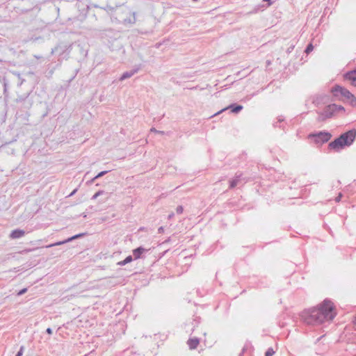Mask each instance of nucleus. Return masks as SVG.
Instances as JSON below:
<instances>
[{
    "label": "nucleus",
    "instance_id": "nucleus-15",
    "mask_svg": "<svg viewBox=\"0 0 356 356\" xmlns=\"http://www.w3.org/2000/svg\"><path fill=\"white\" fill-rule=\"evenodd\" d=\"M200 343V339L197 337L189 339L187 341V344L191 350L195 349Z\"/></svg>",
    "mask_w": 356,
    "mask_h": 356
},
{
    "label": "nucleus",
    "instance_id": "nucleus-5",
    "mask_svg": "<svg viewBox=\"0 0 356 356\" xmlns=\"http://www.w3.org/2000/svg\"><path fill=\"white\" fill-rule=\"evenodd\" d=\"M332 138V134L326 131H321L309 134L308 138L318 146L328 142Z\"/></svg>",
    "mask_w": 356,
    "mask_h": 356
},
{
    "label": "nucleus",
    "instance_id": "nucleus-22",
    "mask_svg": "<svg viewBox=\"0 0 356 356\" xmlns=\"http://www.w3.org/2000/svg\"><path fill=\"white\" fill-rule=\"evenodd\" d=\"M110 170H104V171H102L100 172H99L95 177V179H99L103 176H104L105 175H106Z\"/></svg>",
    "mask_w": 356,
    "mask_h": 356
},
{
    "label": "nucleus",
    "instance_id": "nucleus-33",
    "mask_svg": "<svg viewBox=\"0 0 356 356\" xmlns=\"http://www.w3.org/2000/svg\"><path fill=\"white\" fill-rule=\"evenodd\" d=\"M341 197H342V194L339 193V195L335 198V201L337 202H339L341 200Z\"/></svg>",
    "mask_w": 356,
    "mask_h": 356
},
{
    "label": "nucleus",
    "instance_id": "nucleus-29",
    "mask_svg": "<svg viewBox=\"0 0 356 356\" xmlns=\"http://www.w3.org/2000/svg\"><path fill=\"white\" fill-rule=\"evenodd\" d=\"M24 97H22V96H19V97H18L16 99V102H17V103L21 102V103L24 104Z\"/></svg>",
    "mask_w": 356,
    "mask_h": 356
},
{
    "label": "nucleus",
    "instance_id": "nucleus-21",
    "mask_svg": "<svg viewBox=\"0 0 356 356\" xmlns=\"http://www.w3.org/2000/svg\"><path fill=\"white\" fill-rule=\"evenodd\" d=\"M313 49H314V46H313V44H312V43H309V44L307 46V47H306V49H305V52L306 54H309V53H310Z\"/></svg>",
    "mask_w": 356,
    "mask_h": 356
},
{
    "label": "nucleus",
    "instance_id": "nucleus-1",
    "mask_svg": "<svg viewBox=\"0 0 356 356\" xmlns=\"http://www.w3.org/2000/svg\"><path fill=\"white\" fill-rule=\"evenodd\" d=\"M336 315L333 302L326 298L318 307L304 311L301 316L306 324L316 325L332 321Z\"/></svg>",
    "mask_w": 356,
    "mask_h": 356
},
{
    "label": "nucleus",
    "instance_id": "nucleus-16",
    "mask_svg": "<svg viewBox=\"0 0 356 356\" xmlns=\"http://www.w3.org/2000/svg\"><path fill=\"white\" fill-rule=\"evenodd\" d=\"M131 17H128V18H125L122 20V23L124 25H127V24H134L136 23V13L135 12H132L131 13Z\"/></svg>",
    "mask_w": 356,
    "mask_h": 356
},
{
    "label": "nucleus",
    "instance_id": "nucleus-30",
    "mask_svg": "<svg viewBox=\"0 0 356 356\" xmlns=\"http://www.w3.org/2000/svg\"><path fill=\"white\" fill-rule=\"evenodd\" d=\"M26 291H27V289L26 288H24V289H21L17 293V296H22V295L24 294Z\"/></svg>",
    "mask_w": 356,
    "mask_h": 356
},
{
    "label": "nucleus",
    "instance_id": "nucleus-26",
    "mask_svg": "<svg viewBox=\"0 0 356 356\" xmlns=\"http://www.w3.org/2000/svg\"><path fill=\"white\" fill-rule=\"evenodd\" d=\"M24 350V347L23 346H22L15 356H22Z\"/></svg>",
    "mask_w": 356,
    "mask_h": 356
},
{
    "label": "nucleus",
    "instance_id": "nucleus-25",
    "mask_svg": "<svg viewBox=\"0 0 356 356\" xmlns=\"http://www.w3.org/2000/svg\"><path fill=\"white\" fill-rule=\"evenodd\" d=\"M150 131L151 132H154V133H156V134H161V135H163L165 134L164 131H159V130H156L155 128L152 127L150 129Z\"/></svg>",
    "mask_w": 356,
    "mask_h": 356
},
{
    "label": "nucleus",
    "instance_id": "nucleus-28",
    "mask_svg": "<svg viewBox=\"0 0 356 356\" xmlns=\"http://www.w3.org/2000/svg\"><path fill=\"white\" fill-rule=\"evenodd\" d=\"M184 208L182 206H178L176 209V212L177 214H181L183 213Z\"/></svg>",
    "mask_w": 356,
    "mask_h": 356
},
{
    "label": "nucleus",
    "instance_id": "nucleus-36",
    "mask_svg": "<svg viewBox=\"0 0 356 356\" xmlns=\"http://www.w3.org/2000/svg\"><path fill=\"white\" fill-rule=\"evenodd\" d=\"M77 191V188H75L69 195L68 197H71L72 195H74Z\"/></svg>",
    "mask_w": 356,
    "mask_h": 356
},
{
    "label": "nucleus",
    "instance_id": "nucleus-38",
    "mask_svg": "<svg viewBox=\"0 0 356 356\" xmlns=\"http://www.w3.org/2000/svg\"><path fill=\"white\" fill-rule=\"evenodd\" d=\"M245 351V348H243L242 349L241 352L239 353L238 356H243Z\"/></svg>",
    "mask_w": 356,
    "mask_h": 356
},
{
    "label": "nucleus",
    "instance_id": "nucleus-10",
    "mask_svg": "<svg viewBox=\"0 0 356 356\" xmlns=\"http://www.w3.org/2000/svg\"><path fill=\"white\" fill-rule=\"evenodd\" d=\"M242 174H236V176L234 179L229 181V188H234L236 187L238 184H240L241 181L242 180Z\"/></svg>",
    "mask_w": 356,
    "mask_h": 356
},
{
    "label": "nucleus",
    "instance_id": "nucleus-14",
    "mask_svg": "<svg viewBox=\"0 0 356 356\" xmlns=\"http://www.w3.org/2000/svg\"><path fill=\"white\" fill-rule=\"evenodd\" d=\"M1 82L2 83L3 86V95H5V97H7L8 96V90L10 86V81H9L8 77L3 76L1 79Z\"/></svg>",
    "mask_w": 356,
    "mask_h": 356
},
{
    "label": "nucleus",
    "instance_id": "nucleus-7",
    "mask_svg": "<svg viewBox=\"0 0 356 356\" xmlns=\"http://www.w3.org/2000/svg\"><path fill=\"white\" fill-rule=\"evenodd\" d=\"M70 48H71V45H69L67 47V45L58 44L56 47H55L54 49H52L51 54L58 53L60 56V55L63 54L66 51H68L67 54H69L70 51Z\"/></svg>",
    "mask_w": 356,
    "mask_h": 356
},
{
    "label": "nucleus",
    "instance_id": "nucleus-24",
    "mask_svg": "<svg viewBox=\"0 0 356 356\" xmlns=\"http://www.w3.org/2000/svg\"><path fill=\"white\" fill-rule=\"evenodd\" d=\"M104 193V191H97L92 197V200H95L99 197V195H102Z\"/></svg>",
    "mask_w": 356,
    "mask_h": 356
},
{
    "label": "nucleus",
    "instance_id": "nucleus-18",
    "mask_svg": "<svg viewBox=\"0 0 356 356\" xmlns=\"http://www.w3.org/2000/svg\"><path fill=\"white\" fill-rule=\"evenodd\" d=\"M29 94H28L24 98L23 106L26 109H29L33 105V101L29 97Z\"/></svg>",
    "mask_w": 356,
    "mask_h": 356
},
{
    "label": "nucleus",
    "instance_id": "nucleus-8",
    "mask_svg": "<svg viewBox=\"0 0 356 356\" xmlns=\"http://www.w3.org/2000/svg\"><path fill=\"white\" fill-rule=\"evenodd\" d=\"M343 76L344 79L349 81L353 86H356V70L345 73Z\"/></svg>",
    "mask_w": 356,
    "mask_h": 356
},
{
    "label": "nucleus",
    "instance_id": "nucleus-4",
    "mask_svg": "<svg viewBox=\"0 0 356 356\" xmlns=\"http://www.w3.org/2000/svg\"><path fill=\"white\" fill-rule=\"evenodd\" d=\"M340 113H344L345 108L343 106L341 105H337L336 104H331L326 106L323 111L318 113V121H325L328 118H331L332 117L336 116Z\"/></svg>",
    "mask_w": 356,
    "mask_h": 356
},
{
    "label": "nucleus",
    "instance_id": "nucleus-2",
    "mask_svg": "<svg viewBox=\"0 0 356 356\" xmlns=\"http://www.w3.org/2000/svg\"><path fill=\"white\" fill-rule=\"evenodd\" d=\"M356 138V129H353L341 134L338 138L328 144V148L339 152L346 147H350Z\"/></svg>",
    "mask_w": 356,
    "mask_h": 356
},
{
    "label": "nucleus",
    "instance_id": "nucleus-20",
    "mask_svg": "<svg viewBox=\"0 0 356 356\" xmlns=\"http://www.w3.org/2000/svg\"><path fill=\"white\" fill-rule=\"evenodd\" d=\"M38 2H31V6L30 7L22 8L21 10L22 13L29 12L34 9L35 8H38Z\"/></svg>",
    "mask_w": 356,
    "mask_h": 356
},
{
    "label": "nucleus",
    "instance_id": "nucleus-35",
    "mask_svg": "<svg viewBox=\"0 0 356 356\" xmlns=\"http://www.w3.org/2000/svg\"><path fill=\"white\" fill-rule=\"evenodd\" d=\"M46 332L48 334H52V329L51 327H48L47 328L46 330Z\"/></svg>",
    "mask_w": 356,
    "mask_h": 356
},
{
    "label": "nucleus",
    "instance_id": "nucleus-39",
    "mask_svg": "<svg viewBox=\"0 0 356 356\" xmlns=\"http://www.w3.org/2000/svg\"><path fill=\"white\" fill-rule=\"evenodd\" d=\"M35 249H25L23 250L24 252H31L33 250H34Z\"/></svg>",
    "mask_w": 356,
    "mask_h": 356
},
{
    "label": "nucleus",
    "instance_id": "nucleus-32",
    "mask_svg": "<svg viewBox=\"0 0 356 356\" xmlns=\"http://www.w3.org/2000/svg\"><path fill=\"white\" fill-rule=\"evenodd\" d=\"M38 40H42V38L41 37H36V38L31 37L30 38V41H33V42L37 41Z\"/></svg>",
    "mask_w": 356,
    "mask_h": 356
},
{
    "label": "nucleus",
    "instance_id": "nucleus-31",
    "mask_svg": "<svg viewBox=\"0 0 356 356\" xmlns=\"http://www.w3.org/2000/svg\"><path fill=\"white\" fill-rule=\"evenodd\" d=\"M96 179H95V177H94L92 179H91L90 180L86 182V184H87V185H91V184H92L95 182V181Z\"/></svg>",
    "mask_w": 356,
    "mask_h": 356
},
{
    "label": "nucleus",
    "instance_id": "nucleus-27",
    "mask_svg": "<svg viewBox=\"0 0 356 356\" xmlns=\"http://www.w3.org/2000/svg\"><path fill=\"white\" fill-rule=\"evenodd\" d=\"M295 44H291L288 49H286V54H289L294 49Z\"/></svg>",
    "mask_w": 356,
    "mask_h": 356
},
{
    "label": "nucleus",
    "instance_id": "nucleus-41",
    "mask_svg": "<svg viewBox=\"0 0 356 356\" xmlns=\"http://www.w3.org/2000/svg\"><path fill=\"white\" fill-rule=\"evenodd\" d=\"M263 1H268V6L272 4V0H263Z\"/></svg>",
    "mask_w": 356,
    "mask_h": 356
},
{
    "label": "nucleus",
    "instance_id": "nucleus-23",
    "mask_svg": "<svg viewBox=\"0 0 356 356\" xmlns=\"http://www.w3.org/2000/svg\"><path fill=\"white\" fill-rule=\"evenodd\" d=\"M274 353L275 351L273 350V348H270L265 353V356H273Z\"/></svg>",
    "mask_w": 356,
    "mask_h": 356
},
{
    "label": "nucleus",
    "instance_id": "nucleus-19",
    "mask_svg": "<svg viewBox=\"0 0 356 356\" xmlns=\"http://www.w3.org/2000/svg\"><path fill=\"white\" fill-rule=\"evenodd\" d=\"M132 261H133V257H132V256L129 255V256L127 257L124 260L118 262L117 265L122 266H124V265L130 263Z\"/></svg>",
    "mask_w": 356,
    "mask_h": 356
},
{
    "label": "nucleus",
    "instance_id": "nucleus-3",
    "mask_svg": "<svg viewBox=\"0 0 356 356\" xmlns=\"http://www.w3.org/2000/svg\"><path fill=\"white\" fill-rule=\"evenodd\" d=\"M330 91L334 100L347 101L353 107L356 106V97L344 87L334 85Z\"/></svg>",
    "mask_w": 356,
    "mask_h": 356
},
{
    "label": "nucleus",
    "instance_id": "nucleus-9",
    "mask_svg": "<svg viewBox=\"0 0 356 356\" xmlns=\"http://www.w3.org/2000/svg\"><path fill=\"white\" fill-rule=\"evenodd\" d=\"M243 107L242 105L234 103L228 106L227 108L221 110L220 112H222L223 111L230 109L232 113H238L243 109Z\"/></svg>",
    "mask_w": 356,
    "mask_h": 356
},
{
    "label": "nucleus",
    "instance_id": "nucleus-40",
    "mask_svg": "<svg viewBox=\"0 0 356 356\" xmlns=\"http://www.w3.org/2000/svg\"><path fill=\"white\" fill-rule=\"evenodd\" d=\"M54 69H51V70H50L48 72V74H49V76H51L53 74V73H54Z\"/></svg>",
    "mask_w": 356,
    "mask_h": 356
},
{
    "label": "nucleus",
    "instance_id": "nucleus-37",
    "mask_svg": "<svg viewBox=\"0 0 356 356\" xmlns=\"http://www.w3.org/2000/svg\"><path fill=\"white\" fill-rule=\"evenodd\" d=\"M174 216H175L174 213H170V214L168 215V220L172 219V218L174 217Z\"/></svg>",
    "mask_w": 356,
    "mask_h": 356
},
{
    "label": "nucleus",
    "instance_id": "nucleus-43",
    "mask_svg": "<svg viewBox=\"0 0 356 356\" xmlns=\"http://www.w3.org/2000/svg\"><path fill=\"white\" fill-rule=\"evenodd\" d=\"M193 1H195V2H196V1H197L198 0H193Z\"/></svg>",
    "mask_w": 356,
    "mask_h": 356
},
{
    "label": "nucleus",
    "instance_id": "nucleus-6",
    "mask_svg": "<svg viewBox=\"0 0 356 356\" xmlns=\"http://www.w3.org/2000/svg\"><path fill=\"white\" fill-rule=\"evenodd\" d=\"M86 234L85 233H81V234H76V235H74L64 241H58V242H56V243H51V244H49V245H47L45 246L46 248H51V247H54V246H56V245H63V244H65V243H67L68 242H70L74 239H76V238H81L83 236H84Z\"/></svg>",
    "mask_w": 356,
    "mask_h": 356
},
{
    "label": "nucleus",
    "instance_id": "nucleus-42",
    "mask_svg": "<svg viewBox=\"0 0 356 356\" xmlns=\"http://www.w3.org/2000/svg\"><path fill=\"white\" fill-rule=\"evenodd\" d=\"M314 102H316L317 104H319L318 97H317L316 99V100H314Z\"/></svg>",
    "mask_w": 356,
    "mask_h": 356
},
{
    "label": "nucleus",
    "instance_id": "nucleus-17",
    "mask_svg": "<svg viewBox=\"0 0 356 356\" xmlns=\"http://www.w3.org/2000/svg\"><path fill=\"white\" fill-rule=\"evenodd\" d=\"M284 118L281 115V116L277 117V121L275 122V123H273V127H279V128L284 129Z\"/></svg>",
    "mask_w": 356,
    "mask_h": 356
},
{
    "label": "nucleus",
    "instance_id": "nucleus-12",
    "mask_svg": "<svg viewBox=\"0 0 356 356\" xmlns=\"http://www.w3.org/2000/svg\"><path fill=\"white\" fill-rule=\"evenodd\" d=\"M138 70H139V67H136V68L133 69V70H131L130 71H127V72H124L121 75V76L120 78V81H123V80H125V79H127L128 78L131 77L133 75H134L136 73H137L138 72Z\"/></svg>",
    "mask_w": 356,
    "mask_h": 356
},
{
    "label": "nucleus",
    "instance_id": "nucleus-11",
    "mask_svg": "<svg viewBox=\"0 0 356 356\" xmlns=\"http://www.w3.org/2000/svg\"><path fill=\"white\" fill-rule=\"evenodd\" d=\"M25 235V232L23 229H16L11 232L10 237L13 239L19 238Z\"/></svg>",
    "mask_w": 356,
    "mask_h": 356
},
{
    "label": "nucleus",
    "instance_id": "nucleus-13",
    "mask_svg": "<svg viewBox=\"0 0 356 356\" xmlns=\"http://www.w3.org/2000/svg\"><path fill=\"white\" fill-rule=\"evenodd\" d=\"M147 252V250L145 249L143 247L140 246L133 250V254L135 259H138L141 257L143 253Z\"/></svg>",
    "mask_w": 356,
    "mask_h": 356
},
{
    "label": "nucleus",
    "instance_id": "nucleus-34",
    "mask_svg": "<svg viewBox=\"0 0 356 356\" xmlns=\"http://www.w3.org/2000/svg\"><path fill=\"white\" fill-rule=\"evenodd\" d=\"M164 232V228L163 227H160L159 229H158V233L159 234H163Z\"/></svg>",
    "mask_w": 356,
    "mask_h": 356
}]
</instances>
